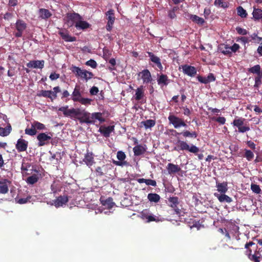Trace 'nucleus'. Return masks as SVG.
Wrapping results in <instances>:
<instances>
[{
  "mask_svg": "<svg viewBox=\"0 0 262 262\" xmlns=\"http://www.w3.org/2000/svg\"><path fill=\"white\" fill-rule=\"evenodd\" d=\"M53 91L51 90H41L37 96L39 97H43L49 98L52 101L57 97V94L61 92L59 86L53 88Z\"/></svg>",
  "mask_w": 262,
  "mask_h": 262,
  "instance_id": "1",
  "label": "nucleus"
},
{
  "mask_svg": "<svg viewBox=\"0 0 262 262\" xmlns=\"http://www.w3.org/2000/svg\"><path fill=\"white\" fill-rule=\"evenodd\" d=\"M82 19V17L77 13H68L65 17L66 24L69 27L75 26L76 22Z\"/></svg>",
  "mask_w": 262,
  "mask_h": 262,
  "instance_id": "2",
  "label": "nucleus"
},
{
  "mask_svg": "<svg viewBox=\"0 0 262 262\" xmlns=\"http://www.w3.org/2000/svg\"><path fill=\"white\" fill-rule=\"evenodd\" d=\"M167 204L172 208V211L173 212V214L179 216L180 214L181 210L179 207V202L178 198L177 196L169 197V198L168 199Z\"/></svg>",
  "mask_w": 262,
  "mask_h": 262,
  "instance_id": "3",
  "label": "nucleus"
},
{
  "mask_svg": "<svg viewBox=\"0 0 262 262\" xmlns=\"http://www.w3.org/2000/svg\"><path fill=\"white\" fill-rule=\"evenodd\" d=\"M52 134L49 133L48 134H46L44 133H39L37 136V139L38 141V146H43L49 143V141L51 139Z\"/></svg>",
  "mask_w": 262,
  "mask_h": 262,
  "instance_id": "4",
  "label": "nucleus"
},
{
  "mask_svg": "<svg viewBox=\"0 0 262 262\" xmlns=\"http://www.w3.org/2000/svg\"><path fill=\"white\" fill-rule=\"evenodd\" d=\"M15 28L17 32L14 34L15 36L21 37L23 36V32L27 28V24L22 19H18L15 23Z\"/></svg>",
  "mask_w": 262,
  "mask_h": 262,
  "instance_id": "5",
  "label": "nucleus"
},
{
  "mask_svg": "<svg viewBox=\"0 0 262 262\" xmlns=\"http://www.w3.org/2000/svg\"><path fill=\"white\" fill-rule=\"evenodd\" d=\"M168 118L170 123L172 124L176 128H179L181 126L185 127L187 126L186 124L182 119L179 118L173 115H169Z\"/></svg>",
  "mask_w": 262,
  "mask_h": 262,
  "instance_id": "6",
  "label": "nucleus"
},
{
  "mask_svg": "<svg viewBox=\"0 0 262 262\" xmlns=\"http://www.w3.org/2000/svg\"><path fill=\"white\" fill-rule=\"evenodd\" d=\"M113 166L110 164H103L101 166H98L95 169L97 176L102 177L106 174L109 170H112Z\"/></svg>",
  "mask_w": 262,
  "mask_h": 262,
  "instance_id": "7",
  "label": "nucleus"
},
{
  "mask_svg": "<svg viewBox=\"0 0 262 262\" xmlns=\"http://www.w3.org/2000/svg\"><path fill=\"white\" fill-rule=\"evenodd\" d=\"M78 120L81 123L94 124V120H91V114L85 110L81 111V114L78 118Z\"/></svg>",
  "mask_w": 262,
  "mask_h": 262,
  "instance_id": "8",
  "label": "nucleus"
},
{
  "mask_svg": "<svg viewBox=\"0 0 262 262\" xmlns=\"http://www.w3.org/2000/svg\"><path fill=\"white\" fill-rule=\"evenodd\" d=\"M183 72L190 77H194L196 74V69L193 67L188 64H184L181 66Z\"/></svg>",
  "mask_w": 262,
  "mask_h": 262,
  "instance_id": "9",
  "label": "nucleus"
},
{
  "mask_svg": "<svg viewBox=\"0 0 262 262\" xmlns=\"http://www.w3.org/2000/svg\"><path fill=\"white\" fill-rule=\"evenodd\" d=\"M28 146V142L24 139L20 138L17 140L15 145L16 149L19 152L27 150Z\"/></svg>",
  "mask_w": 262,
  "mask_h": 262,
  "instance_id": "10",
  "label": "nucleus"
},
{
  "mask_svg": "<svg viewBox=\"0 0 262 262\" xmlns=\"http://www.w3.org/2000/svg\"><path fill=\"white\" fill-rule=\"evenodd\" d=\"M126 157V155L123 151H118L117 153V158L119 160V161H114L113 163L117 166H127L128 165V163L126 161H123Z\"/></svg>",
  "mask_w": 262,
  "mask_h": 262,
  "instance_id": "11",
  "label": "nucleus"
},
{
  "mask_svg": "<svg viewBox=\"0 0 262 262\" xmlns=\"http://www.w3.org/2000/svg\"><path fill=\"white\" fill-rule=\"evenodd\" d=\"M68 201L69 198L67 195H60L54 201V205L56 208H58L66 205Z\"/></svg>",
  "mask_w": 262,
  "mask_h": 262,
  "instance_id": "12",
  "label": "nucleus"
},
{
  "mask_svg": "<svg viewBox=\"0 0 262 262\" xmlns=\"http://www.w3.org/2000/svg\"><path fill=\"white\" fill-rule=\"evenodd\" d=\"M45 61L41 60H31L27 63V67L29 68H39L42 69L44 67Z\"/></svg>",
  "mask_w": 262,
  "mask_h": 262,
  "instance_id": "13",
  "label": "nucleus"
},
{
  "mask_svg": "<svg viewBox=\"0 0 262 262\" xmlns=\"http://www.w3.org/2000/svg\"><path fill=\"white\" fill-rule=\"evenodd\" d=\"M114 130V126L110 125L107 127L101 126L99 129V132L106 138L109 137L111 133Z\"/></svg>",
  "mask_w": 262,
  "mask_h": 262,
  "instance_id": "14",
  "label": "nucleus"
},
{
  "mask_svg": "<svg viewBox=\"0 0 262 262\" xmlns=\"http://www.w3.org/2000/svg\"><path fill=\"white\" fill-rule=\"evenodd\" d=\"M11 184V182L7 179H4L1 181L0 194H6L9 191L8 185Z\"/></svg>",
  "mask_w": 262,
  "mask_h": 262,
  "instance_id": "15",
  "label": "nucleus"
},
{
  "mask_svg": "<svg viewBox=\"0 0 262 262\" xmlns=\"http://www.w3.org/2000/svg\"><path fill=\"white\" fill-rule=\"evenodd\" d=\"M83 161L88 166L91 167L95 163L93 152L88 151L85 154Z\"/></svg>",
  "mask_w": 262,
  "mask_h": 262,
  "instance_id": "16",
  "label": "nucleus"
},
{
  "mask_svg": "<svg viewBox=\"0 0 262 262\" xmlns=\"http://www.w3.org/2000/svg\"><path fill=\"white\" fill-rule=\"evenodd\" d=\"M34 172H36L37 174H33L32 176L28 177L26 179V182L28 184L33 185L36 183L39 180L40 174H39V171L36 169H32Z\"/></svg>",
  "mask_w": 262,
  "mask_h": 262,
  "instance_id": "17",
  "label": "nucleus"
},
{
  "mask_svg": "<svg viewBox=\"0 0 262 262\" xmlns=\"http://www.w3.org/2000/svg\"><path fill=\"white\" fill-rule=\"evenodd\" d=\"M148 56L150 57V60L155 63V65L157 66V68H158L160 71L162 70V66L160 62V59L155 55L152 53L148 52Z\"/></svg>",
  "mask_w": 262,
  "mask_h": 262,
  "instance_id": "18",
  "label": "nucleus"
},
{
  "mask_svg": "<svg viewBox=\"0 0 262 262\" xmlns=\"http://www.w3.org/2000/svg\"><path fill=\"white\" fill-rule=\"evenodd\" d=\"M167 171L170 174H175L181 170V168L178 165H175L172 163H168L166 166Z\"/></svg>",
  "mask_w": 262,
  "mask_h": 262,
  "instance_id": "19",
  "label": "nucleus"
},
{
  "mask_svg": "<svg viewBox=\"0 0 262 262\" xmlns=\"http://www.w3.org/2000/svg\"><path fill=\"white\" fill-rule=\"evenodd\" d=\"M216 187L217 191L221 194L225 193L228 190V183L227 182H223V183L216 182Z\"/></svg>",
  "mask_w": 262,
  "mask_h": 262,
  "instance_id": "20",
  "label": "nucleus"
},
{
  "mask_svg": "<svg viewBox=\"0 0 262 262\" xmlns=\"http://www.w3.org/2000/svg\"><path fill=\"white\" fill-rule=\"evenodd\" d=\"M214 195L217 198L220 202L230 203L232 201V198L225 194V193L219 194L217 193H214Z\"/></svg>",
  "mask_w": 262,
  "mask_h": 262,
  "instance_id": "21",
  "label": "nucleus"
},
{
  "mask_svg": "<svg viewBox=\"0 0 262 262\" xmlns=\"http://www.w3.org/2000/svg\"><path fill=\"white\" fill-rule=\"evenodd\" d=\"M91 26V25L88 23L87 21L82 20V19H79V21L76 22L75 27L77 29L81 30H85L88 28H89Z\"/></svg>",
  "mask_w": 262,
  "mask_h": 262,
  "instance_id": "22",
  "label": "nucleus"
},
{
  "mask_svg": "<svg viewBox=\"0 0 262 262\" xmlns=\"http://www.w3.org/2000/svg\"><path fill=\"white\" fill-rule=\"evenodd\" d=\"M81 111L79 108H72L69 110V114L68 117H70L71 118L77 119L80 116L81 114Z\"/></svg>",
  "mask_w": 262,
  "mask_h": 262,
  "instance_id": "23",
  "label": "nucleus"
},
{
  "mask_svg": "<svg viewBox=\"0 0 262 262\" xmlns=\"http://www.w3.org/2000/svg\"><path fill=\"white\" fill-rule=\"evenodd\" d=\"M133 151L135 156H139L145 153L146 148L141 145H138L133 148Z\"/></svg>",
  "mask_w": 262,
  "mask_h": 262,
  "instance_id": "24",
  "label": "nucleus"
},
{
  "mask_svg": "<svg viewBox=\"0 0 262 262\" xmlns=\"http://www.w3.org/2000/svg\"><path fill=\"white\" fill-rule=\"evenodd\" d=\"M144 96V92L143 86H140L136 90V94L135 95V99L137 101L141 100Z\"/></svg>",
  "mask_w": 262,
  "mask_h": 262,
  "instance_id": "25",
  "label": "nucleus"
},
{
  "mask_svg": "<svg viewBox=\"0 0 262 262\" xmlns=\"http://www.w3.org/2000/svg\"><path fill=\"white\" fill-rule=\"evenodd\" d=\"M140 73L144 83H148L151 81V75L148 70H144Z\"/></svg>",
  "mask_w": 262,
  "mask_h": 262,
  "instance_id": "26",
  "label": "nucleus"
},
{
  "mask_svg": "<svg viewBox=\"0 0 262 262\" xmlns=\"http://www.w3.org/2000/svg\"><path fill=\"white\" fill-rule=\"evenodd\" d=\"M189 146V145L186 142L183 141H178L175 149L177 150H188Z\"/></svg>",
  "mask_w": 262,
  "mask_h": 262,
  "instance_id": "27",
  "label": "nucleus"
},
{
  "mask_svg": "<svg viewBox=\"0 0 262 262\" xmlns=\"http://www.w3.org/2000/svg\"><path fill=\"white\" fill-rule=\"evenodd\" d=\"M59 34L66 41L73 42L76 40V38L75 37L71 36L67 33L59 32Z\"/></svg>",
  "mask_w": 262,
  "mask_h": 262,
  "instance_id": "28",
  "label": "nucleus"
},
{
  "mask_svg": "<svg viewBox=\"0 0 262 262\" xmlns=\"http://www.w3.org/2000/svg\"><path fill=\"white\" fill-rule=\"evenodd\" d=\"M252 15L253 18L255 20H259L262 19V10L259 8H254Z\"/></svg>",
  "mask_w": 262,
  "mask_h": 262,
  "instance_id": "29",
  "label": "nucleus"
},
{
  "mask_svg": "<svg viewBox=\"0 0 262 262\" xmlns=\"http://www.w3.org/2000/svg\"><path fill=\"white\" fill-rule=\"evenodd\" d=\"M91 118L92 120H98L100 123L105 121L104 118L102 117V113L100 112L93 113L91 114Z\"/></svg>",
  "mask_w": 262,
  "mask_h": 262,
  "instance_id": "30",
  "label": "nucleus"
},
{
  "mask_svg": "<svg viewBox=\"0 0 262 262\" xmlns=\"http://www.w3.org/2000/svg\"><path fill=\"white\" fill-rule=\"evenodd\" d=\"M71 70L76 77H80V78H81L84 71V70H81L80 68L73 65L71 67Z\"/></svg>",
  "mask_w": 262,
  "mask_h": 262,
  "instance_id": "31",
  "label": "nucleus"
},
{
  "mask_svg": "<svg viewBox=\"0 0 262 262\" xmlns=\"http://www.w3.org/2000/svg\"><path fill=\"white\" fill-rule=\"evenodd\" d=\"M81 96L79 88L76 86L72 93V100L74 102H77Z\"/></svg>",
  "mask_w": 262,
  "mask_h": 262,
  "instance_id": "32",
  "label": "nucleus"
},
{
  "mask_svg": "<svg viewBox=\"0 0 262 262\" xmlns=\"http://www.w3.org/2000/svg\"><path fill=\"white\" fill-rule=\"evenodd\" d=\"M40 16L42 19H48L52 15L51 12L46 9H40L39 10Z\"/></svg>",
  "mask_w": 262,
  "mask_h": 262,
  "instance_id": "33",
  "label": "nucleus"
},
{
  "mask_svg": "<svg viewBox=\"0 0 262 262\" xmlns=\"http://www.w3.org/2000/svg\"><path fill=\"white\" fill-rule=\"evenodd\" d=\"M107 16V23H114L115 17L114 11L113 9H110L106 12Z\"/></svg>",
  "mask_w": 262,
  "mask_h": 262,
  "instance_id": "34",
  "label": "nucleus"
},
{
  "mask_svg": "<svg viewBox=\"0 0 262 262\" xmlns=\"http://www.w3.org/2000/svg\"><path fill=\"white\" fill-rule=\"evenodd\" d=\"M11 129L12 128L10 124L5 128L0 127V136L3 137L8 136L10 133Z\"/></svg>",
  "mask_w": 262,
  "mask_h": 262,
  "instance_id": "35",
  "label": "nucleus"
},
{
  "mask_svg": "<svg viewBox=\"0 0 262 262\" xmlns=\"http://www.w3.org/2000/svg\"><path fill=\"white\" fill-rule=\"evenodd\" d=\"M147 199L151 202L157 203L160 201V196L157 193H149L147 195Z\"/></svg>",
  "mask_w": 262,
  "mask_h": 262,
  "instance_id": "36",
  "label": "nucleus"
},
{
  "mask_svg": "<svg viewBox=\"0 0 262 262\" xmlns=\"http://www.w3.org/2000/svg\"><path fill=\"white\" fill-rule=\"evenodd\" d=\"M102 204L106 207L107 208H112L114 207L115 203L113 201V199L112 198H108L105 200L101 201Z\"/></svg>",
  "mask_w": 262,
  "mask_h": 262,
  "instance_id": "37",
  "label": "nucleus"
},
{
  "mask_svg": "<svg viewBox=\"0 0 262 262\" xmlns=\"http://www.w3.org/2000/svg\"><path fill=\"white\" fill-rule=\"evenodd\" d=\"M260 66L259 64H256L249 68L248 69V72L250 73L257 74V75H258L260 73Z\"/></svg>",
  "mask_w": 262,
  "mask_h": 262,
  "instance_id": "38",
  "label": "nucleus"
},
{
  "mask_svg": "<svg viewBox=\"0 0 262 262\" xmlns=\"http://www.w3.org/2000/svg\"><path fill=\"white\" fill-rule=\"evenodd\" d=\"M190 18L192 21L195 22L198 25H202L205 23L204 19L196 15H191Z\"/></svg>",
  "mask_w": 262,
  "mask_h": 262,
  "instance_id": "39",
  "label": "nucleus"
},
{
  "mask_svg": "<svg viewBox=\"0 0 262 262\" xmlns=\"http://www.w3.org/2000/svg\"><path fill=\"white\" fill-rule=\"evenodd\" d=\"M93 77L94 74L92 72L84 70L81 78L84 79L86 81H88L89 80L91 79Z\"/></svg>",
  "mask_w": 262,
  "mask_h": 262,
  "instance_id": "40",
  "label": "nucleus"
},
{
  "mask_svg": "<svg viewBox=\"0 0 262 262\" xmlns=\"http://www.w3.org/2000/svg\"><path fill=\"white\" fill-rule=\"evenodd\" d=\"M244 151V157H245L248 161H251L254 156L253 152L251 150L247 149H245Z\"/></svg>",
  "mask_w": 262,
  "mask_h": 262,
  "instance_id": "41",
  "label": "nucleus"
},
{
  "mask_svg": "<svg viewBox=\"0 0 262 262\" xmlns=\"http://www.w3.org/2000/svg\"><path fill=\"white\" fill-rule=\"evenodd\" d=\"M214 5L217 7L226 8L228 7V3L224 2V0H215Z\"/></svg>",
  "mask_w": 262,
  "mask_h": 262,
  "instance_id": "42",
  "label": "nucleus"
},
{
  "mask_svg": "<svg viewBox=\"0 0 262 262\" xmlns=\"http://www.w3.org/2000/svg\"><path fill=\"white\" fill-rule=\"evenodd\" d=\"M32 127H35L36 130L46 129V126L43 124L36 121L32 123Z\"/></svg>",
  "mask_w": 262,
  "mask_h": 262,
  "instance_id": "43",
  "label": "nucleus"
},
{
  "mask_svg": "<svg viewBox=\"0 0 262 262\" xmlns=\"http://www.w3.org/2000/svg\"><path fill=\"white\" fill-rule=\"evenodd\" d=\"M245 120V118H239L238 119H235L233 122L232 124L233 126L237 127V128L243 126L244 124V122Z\"/></svg>",
  "mask_w": 262,
  "mask_h": 262,
  "instance_id": "44",
  "label": "nucleus"
},
{
  "mask_svg": "<svg viewBox=\"0 0 262 262\" xmlns=\"http://www.w3.org/2000/svg\"><path fill=\"white\" fill-rule=\"evenodd\" d=\"M145 128H150L155 125V121L154 120L148 119L144 121L141 122Z\"/></svg>",
  "mask_w": 262,
  "mask_h": 262,
  "instance_id": "45",
  "label": "nucleus"
},
{
  "mask_svg": "<svg viewBox=\"0 0 262 262\" xmlns=\"http://www.w3.org/2000/svg\"><path fill=\"white\" fill-rule=\"evenodd\" d=\"M237 15L242 18H245L247 16L246 11L241 6H239L237 8Z\"/></svg>",
  "mask_w": 262,
  "mask_h": 262,
  "instance_id": "46",
  "label": "nucleus"
},
{
  "mask_svg": "<svg viewBox=\"0 0 262 262\" xmlns=\"http://www.w3.org/2000/svg\"><path fill=\"white\" fill-rule=\"evenodd\" d=\"M25 132L26 134L31 136L35 135L37 133L35 127H32V123L31 124V128H26Z\"/></svg>",
  "mask_w": 262,
  "mask_h": 262,
  "instance_id": "47",
  "label": "nucleus"
},
{
  "mask_svg": "<svg viewBox=\"0 0 262 262\" xmlns=\"http://www.w3.org/2000/svg\"><path fill=\"white\" fill-rule=\"evenodd\" d=\"M145 218L147 220V222H150L153 221L158 222L159 221H162V219L159 218V217L158 216H156L152 215H148L146 216Z\"/></svg>",
  "mask_w": 262,
  "mask_h": 262,
  "instance_id": "48",
  "label": "nucleus"
},
{
  "mask_svg": "<svg viewBox=\"0 0 262 262\" xmlns=\"http://www.w3.org/2000/svg\"><path fill=\"white\" fill-rule=\"evenodd\" d=\"M251 189L254 193L256 194H259L261 191L259 185L255 184H251Z\"/></svg>",
  "mask_w": 262,
  "mask_h": 262,
  "instance_id": "49",
  "label": "nucleus"
},
{
  "mask_svg": "<svg viewBox=\"0 0 262 262\" xmlns=\"http://www.w3.org/2000/svg\"><path fill=\"white\" fill-rule=\"evenodd\" d=\"M250 37L251 40H253L254 42L259 43L262 40V37L257 36V34L255 33L251 35Z\"/></svg>",
  "mask_w": 262,
  "mask_h": 262,
  "instance_id": "50",
  "label": "nucleus"
},
{
  "mask_svg": "<svg viewBox=\"0 0 262 262\" xmlns=\"http://www.w3.org/2000/svg\"><path fill=\"white\" fill-rule=\"evenodd\" d=\"M181 134H182L183 136L185 137H191L192 138H195L197 137V134L195 132H193L192 133H190L189 131L186 130V131H185Z\"/></svg>",
  "mask_w": 262,
  "mask_h": 262,
  "instance_id": "51",
  "label": "nucleus"
},
{
  "mask_svg": "<svg viewBox=\"0 0 262 262\" xmlns=\"http://www.w3.org/2000/svg\"><path fill=\"white\" fill-rule=\"evenodd\" d=\"M91 101L92 100L91 99L81 97L77 102H79L82 104L88 105L91 104Z\"/></svg>",
  "mask_w": 262,
  "mask_h": 262,
  "instance_id": "52",
  "label": "nucleus"
},
{
  "mask_svg": "<svg viewBox=\"0 0 262 262\" xmlns=\"http://www.w3.org/2000/svg\"><path fill=\"white\" fill-rule=\"evenodd\" d=\"M178 9V7H174L173 8V9L172 10H170L168 12V16L170 18L173 19L176 17L175 11L176 10H177Z\"/></svg>",
  "mask_w": 262,
  "mask_h": 262,
  "instance_id": "53",
  "label": "nucleus"
},
{
  "mask_svg": "<svg viewBox=\"0 0 262 262\" xmlns=\"http://www.w3.org/2000/svg\"><path fill=\"white\" fill-rule=\"evenodd\" d=\"M85 64L88 66H90L92 68H96L97 66V62L95 60L91 59L85 62Z\"/></svg>",
  "mask_w": 262,
  "mask_h": 262,
  "instance_id": "54",
  "label": "nucleus"
},
{
  "mask_svg": "<svg viewBox=\"0 0 262 262\" xmlns=\"http://www.w3.org/2000/svg\"><path fill=\"white\" fill-rule=\"evenodd\" d=\"M249 258L251 260L254 262H259L260 256H257L255 253L254 254L249 253Z\"/></svg>",
  "mask_w": 262,
  "mask_h": 262,
  "instance_id": "55",
  "label": "nucleus"
},
{
  "mask_svg": "<svg viewBox=\"0 0 262 262\" xmlns=\"http://www.w3.org/2000/svg\"><path fill=\"white\" fill-rule=\"evenodd\" d=\"M212 120L215 121L221 124H224L226 122V118L224 117H219L218 118L213 117Z\"/></svg>",
  "mask_w": 262,
  "mask_h": 262,
  "instance_id": "56",
  "label": "nucleus"
},
{
  "mask_svg": "<svg viewBox=\"0 0 262 262\" xmlns=\"http://www.w3.org/2000/svg\"><path fill=\"white\" fill-rule=\"evenodd\" d=\"M68 107H69V106L68 105L65 106H62V107H60L58 109V111L62 112L65 116L68 117V115L69 114V111L70 110V109H68Z\"/></svg>",
  "mask_w": 262,
  "mask_h": 262,
  "instance_id": "57",
  "label": "nucleus"
},
{
  "mask_svg": "<svg viewBox=\"0 0 262 262\" xmlns=\"http://www.w3.org/2000/svg\"><path fill=\"white\" fill-rule=\"evenodd\" d=\"M31 196H28L26 198H21L19 199L16 202L17 203L19 204H23L27 203L28 202L30 201V200L31 199Z\"/></svg>",
  "mask_w": 262,
  "mask_h": 262,
  "instance_id": "58",
  "label": "nucleus"
},
{
  "mask_svg": "<svg viewBox=\"0 0 262 262\" xmlns=\"http://www.w3.org/2000/svg\"><path fill=\"white\" fill-rule=\"evenodd\" d=\"M236 31L239 34L241 35H245L248 34V31L246 29L239 27L236 28Z\"/></svg>",
  "mask_w": 262,
  "mask_h": 262,
  "instance_id": "59",
  "label": "nucleus"
},
{
  "mask_svg": "<svg viewBox=\"0 0 262 262\" xmlns=\"http://www.w3.org/2000/svg\"><path fill=\"white\" fill-rule=\"evenodd\" d=\"M206 79L207 83H208L214 81L215 80V77L212 73H209L206 77Z\"/></svg>",
  "mask_w": 262,
  "mask_h": 262,
  "instance_id": "60",
  "label": "nucleus"
},
{
  "mask_svg": "<svg viewBox=\"0 0 262 262\" xmlns=\"http://www.w3.org/2000/svg\"><path fill=\"white\" fill-rule=\"evenodd\" d=\"M188 151L192 153L196 154L199 152V148L195 145H192L190 147L189 146Z\"/></svg>",
  "mask_w": 262,
  "mask_h": 262,
  "instance_id": "61",
  "label": "nucleus"
},
{
  "mask_svg": "<svg viewBox=\"0 0 262 262\" xmlns=\"http://www.w3.org/2000/svg\"><path fill=\"white\" fill-rule=\"evenodd\" d=\"M250 128L249 126H241L238 128V131L239 133H244L245 132L250 130Z\"/></svg>",
  "mask_w": 262,
  "mask_h": 262,
  "instance_id": "62",
  "label": "nucleus"
},
{
  "mask_svg": "<svg viewBox=\"0 0 262 262\" xmlns=\"http://www.w3.org/2000/svg\"><path fill=\"white\" fill-rule=\"evenodd\" d=\"M145 183L148 186H156V182L155 180H151V179H146Z\"/></svg>",
  "mask_w": 262,
  "mask_h": 262,
  "instance_id": "63",
  "label": "nucleus"
},
{
  "mask_svg": "<svg viewBox=\"0 0 262 262\" xmlns=\"http://www.w3.org/2000/svg\"><path fill=\"white\" fill-rule=\"evenodd\" d=\"M99 92V89L97 86H93L90 91L91 95H96Z\"/></svg>",
  "mask_w": 262,
  "mask_h": 262,
  "instance_id": "64",
  "label": "nucleus"
}]
</instances>
